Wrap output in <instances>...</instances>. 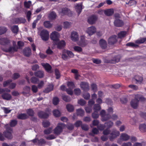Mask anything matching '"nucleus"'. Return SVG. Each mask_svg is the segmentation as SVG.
I'll list each match as a JSON object with an SVG mask.
<instances>
[{
	"instance_id": "obj_1",
	"label": "nucleus",
	"mask_w": 146,
	"mask_h": 146,
	"mask_svg": "<svg viewBox=\"0 0 146 146\" xmlns=\"http://www.w3.org/2000/svg\"><path fill=\"white\" fill-rule=\"evenodd\" d=\"M65 126V124L63 123H58L57 126L53 130L54 134L57 135H60L62 132Z\"/></svg>"
},
{
	"instance_id": "obj_2",
	"label": "nucleus",
	"mask_w": 146,
	"mask_h": 146,
	"mask_svg": "<svg viewBox=\"0 0 146 146\" xmlns=\"http://www.w3.org/2000/svg\"><path fill=\"white\" fill-rule=\"evenodd\" d=\"M5 127L6 129V131L3 133L4 136L8 139H11L13 138V136L11 132L12 131V129L9 127L8 124L5 125Z\"/></svg>"
},
{
	"instance_id": "obj_3",
	"label": "nucleus",
	"mask_w": 146,
	"mask_h": 146,
	"mask_svg": "<svg viewBox=\"0 0 146 146\" xmlns=\"http://www.w3.org/2000/svg\"><path fill=\"white\" fill-rule=\"evenodd\" d=\"M40 35L42 39L44 41H46L49 39V33L47 30H42L40 32Z\"/></svg>"
},
{
	"instance_id": "obj_4",
	"label": "nucleus",
	"mask_w": 146,
	"mask_h": 146,
	"mask_svg": "<svg viewBox=\"0 0 146 146\" xmlns=\"http://www.w3.org/2000/svg\"><path fill=\"white\" fill-rule=\"evenodd\" d=\"M18 48L15 44H13V46H10L8 48H3L2 50L6 52H17Z\"/></svg>"
},
{
	"instance_id": "obj_5",
	"label": "nucleus",
	"mask_w": 146,
	"mask_h": 146,
	"mask_svg": "<svg viewBox=\"0 0 146 146\" xmlns=\"http://www.w3.org/2000/svg\"><path fill=\"white\" fill-rule=\"evenodd\" d=\"M59 33L56 31L53 32L50 36L51 40L55 42H58L59 40Z\"/></svg>"
},
{
	"instance_id": "obj_6",
	"label": "nucleus",
	"mask_w": 146,
	"mask_h": 146,
	"mask_svg": "<svg viewBox=\"0 0 146 146\" xmlns=\"http://www.w3.org/2000/svg\"><path fill=\"white\" fill-rule=\"evenodd\" d=\"M60 14L62 16L67 15L68 16L70 17L72 15V13L70 10L66 7L63 8L61 10L60 12Z\"/></svg>"
},
{
	"instance_id": "obj_7",
	"label": "nucleus",
	"mask_w": 146,
	"mask_h": 146,
	"mask_svg": "<svg viewBox=\"0 0 146 146\" xmlns=\"http://www.w3.org/2000/svg\"><path fill=\"white\" fill-rule=\"evenodd\" d=\"M119 134L120 133L119 131L116 130H114L112 131L110 135L109 136L110 140L111 141H113V139L117 136H118Z\"/></svg>"
},
{
	"instance_id": "obj_8",
	"label": "nucleus",
	"mask_w": 146,
	"mask_h": 146,
	"mask_svg": "<svg viewBox=\"0 0 146 146\" xmlns=\"http://www.w3.org/2000/svg\"><path fill=\"white\" fill-rule=\"evenodd\" d=\"M85 37L84 35L81 36L78 43V45L82 47L85 46L88 44L87 41L85 39Z\"/></svg>"
},
{
	"instance_id": "obj_9",
	"label": "nucleus",
	"mask_w": 146,
	"mask_h": 146,
	"mask_svg": "<svg viewBox=\"0 0 146 146\" xmlns=\"http://www.w3.org/2000/svg\"><path fill=\"white\" fill-rule=\"evenodd\" d=\"M131 106L134 109L137 108L139 104V100L134 98L130 102Z\"/></svg>"
},
{
	"instance_id": "obj_10",
	"label": "nucleus",
	"mask_w": 146,
	"mask_h": 146,
	"mask_svg": "<svg viewBox=\"0 0 146 146\" xmlns=\"http://www.w3.org/2000/svg\"><path fill=\"white\" fill-rule=\"evenodd\" d=\"M57 46V48L60 49H62L64 48L66 45V43L64 40H62L58 41V42L55 43Z\"/></svg>"
},
{
	"instance_id": "obj_11",
	"label": "nucleus",
	"mask_w": 146,
	"mask_h": 146,
	"mask_svg": "<svg viewBox=\"0 0 146 146\" xmlns=\"http://www.w3.org/2000/svg\"><path fill=\"white\" fill-rule=\"evenodd\" d=\"M37 115L38 117L41 119L47 118L49 116V115L47 113L42 111H39Z\"/></svg>"
},
{
	"instance_id": "obj_12",
	"label": "nucleus",
	"mask_w": 146,
	"mask_h": 146,
	"mask_svg": "<svg viewBox=\"0 0 146 146\" xmlns=\"http://www.w3.org/2000/svg\"><path fill=\"white\" fill-rule=\"evenodd\" d=\"M80 86L81 88L84 91H87L89 90V86L87 83L82 82L80 84Z\"/></svg>"
},
{
	"instance_id": "obj_13",
	"label": "nucleus",
	"mask_w": 146,
	"mask_h": 146,
	"mask_svg": "<svg viewBox=\"0 0 146 146\" xmlns=\"http://www.w3.org/2000/svg\"><path fill=\"white\" fill-rule=\"evenodd\" d=\"M31 51L29 47H26L23 50V54L25 56L27 57H29L31 54Z\"/></svg>"
},
{
	"instance_id": "obj_14",
	"label": "nucleus",
	"mask_w": 146,
	"mask_h": 146,
	"mask_svg": "<svg viewBox=\"0 0 146 146\" xmlns=\"http://www.w3.org/2000/svg\"><path fill=\"white\" fill-rule=\"evenodd\" d=\"M113 23L114 26L117 27H121L124 24L123 21L119 19H115Z\"/></svg>"
},
{
	"instance_id": "obj_15",
	"label": "nucleus",
	"mask_w": 146,
	"mask_h": 146,
	"mask_svg": "<svg viewBox=\"0 0 146 146\" xmlns=\"http://www.w3.org/2000/svg\"><path fill=\"white\" fill-rule=\"evenodd\" d=\"M71 37L72 40L74 42L78 41L79 39L78 34L75 31H73L72 32Z\"/></svg>"
},
{
	"instance_id": "obj_16",
	"label": "nucleus",
	"mask_w": 146,
	"mask_h": 146,
	"mask_svg": "<svg viewBox=\"0 0 146 146\" xmlns=\"http://www.w3.org/2000/svg\"><path fill=\"white\" fill-rule=\"evenodd\" d=\"M116 38L117 36L115 35H113L110 37L108 40V44L110 45L114 44L117 41Z\"/></svg>"
},
{
	"instance_id": "obj_17",
	"label": "nucleus",
	"mask_w": 146,
	"mask_h": 146,
	"mask_svg": "<svg viewBox=\"0 0 146 146\" xmlns=\"http://www.w3.org/2000/svg\"><path fill=\"white\" fill-rule=\"evenodd\" d=\"M15 24L24 23L26 22V20L24 17H18L15 18L14 19Z\"/></svg>"
},
{
	"instance_id": "obj_18",
	"label": "nucleus",
	"mask_w": 146,
	"mask_h": 146,
	"mask_svg": "<svg viewBox=\"0 0 146 146\" xmlns=\"http://www.w3.org/2000/svg\"><path fill=\"white\" fill-rule=\"evenodd\" d=\"M35 76L39 78H42L44 76V73L43 71L39 70L34 73Z\"/></svg>"
},
{
	"instance_id": "obj_19",
	"label": "nucleus",
	"mask_w": 146,
	"mask_h": 146,
	"mask_svg": "<svg viewBox=\"0 0 146 146\" xmlns=\"http://www.w3.org/2000/svg\"><path fill=\"white\" fill-rule=\"evenodd\" d=\"M10 43V40L7 38H3L0 39V43L2 45H8Z\"/></svg>"
},
{
	"instance_id": "obj_20",
	"label": "nucleus",
	"mask_w": 146,
	"mask_h": 146,
	"mask_svg": "<svg viewBox=\"0 0 146 146\" xmlns=\"http://www.w3.org/2000/svg\"><path fill=\"white\" fill-rule=\"evenodd\" d=\"M100 46L102 49H105L107 47V44L106 41L103 39H101L99 41Z\"/></svg>"
},
{
	"instance_id": "obj_21",
	"label": "nucleus",
	"mask_w": 146,
	"mask_h": 146,
	"mask_svg": "<svg viewBox=\"0 0 146 146\" xmlns=\"http://www.w3.org/2000/svg\"><path fill=\"white\" fill-rule=\"evenodd\" d=\"M1 97L3 99L7 100H10L12 98V96L11 95L7 93H3L1 95Z\"/></svg>"
},
{
	"instance_id": "obj_22",
	"label": "nucleus",
	"mask_w": 146,
	"mask_h": 146,
	"mask_svg": "<svg viewBox=\"0 0 146 146\" xmlns=\"http://www.w3.org/2000/svg\"><path fill=\"white\" fill-rule=\"evenodd\" d=\"M54 88V85L52 84H50L43 91V92L46 93H48L53 90Z\"/></svg>"
},
{
	"instance_id": "obj_23",
	"label": "nucleus",
	"mask_w": 146,
	"mask_h": 146,
	"mask_svg": "<svg viewBox=\"0 0 146 146\" xmlns=\"http://www.w3.org/2000/svg\"><path fill=\"white\" fill-rule=\"evenodd\" d=\"M42 65L47 72H49L51 70L52 67L48 63H43L42 64Z\"/></svg>"
},
{
	"instance_id": "obj_24",
	"label": "nucleus",
	"mask_w": 146,
	"mask_h": 146,
	"mask_svg": "<svg viewBox=\"0 0 146 146\" xmlns=\"http://www.w3.org/2000/svg\"><path fill=\"white\" fill-rule=\"evenodd\" d=\"M130 138V136L125 133H123L120 135L121 140L123 141H127Z\"/></svg>"
},
{
	"instance_id": "obj_25",
	"label": "nucleus",
	"mask_w": 146,
	"mask_h": 146,
	"mask_svg": "<svg viewBox=\"0 0 146 146\" xmlns=\"http://www.w3.org/2000/svg\"><path fill=\"white\" fill-rule=\"evenodd\" d=\"M134 98H137L139 101L143 102L145 101L146 98L144 97L142 95L137 94L135 95Z\"/></svg>"
},
{
	"instance_id": "obj_26",
	"label": "nucleus",
	"mask_w": 146,
	"mask_h": 146,
	"mask_svg": "<svg viewBox=\"0 0 146 146\" xmlns=\"http://www.w3.org/2000/svg\"><path fill=\"white\" fill-rule=\"evenodd\" d=\"M120 60L119 56H117L113 57L112 59L109 60L108 62L110 63H115L118 62Z\"/></svg>"
},
{
	"instance_id": "obj_27",
	"label": "nucleus",
	"mask_w": 146,
	"mask_h": 146,
	"mask_svg": "<svg viewBox=\"0 0 146 146\" xmlns=\"http://www.w3.org/2000/svg\"><path fill=\"white\" fill-rule=\"evenodd\" d=\"M113 13L114 11L113 9H109L104 11V14L108 16L112 15L113 14Z\"/></svg>"
},
{
	"instance_id": "obj_28",
	"label": "nucleus",
	"mask_w": 146,
	"mask_h": 146,
	"mask_svg": "<svg viewBox=\"0 0 146 146\" xmlns=\"http://www.w3.org/2000/svg\"><path fill=\"white\" fill-rule=\"evenodd\" d=\"M17 118L19 119L24 120L28 118L27 115L25 113H21L19 114L17 116Z\"/></svg>"
},
{
	"instance_id": "obj_29",
	"label": "nucleus",
	"mask_w": 146,
	"mask_h": 146,
	"mask_svg": "<svg viewBox=\"0 0 146 146\" xmlns=\"http://www.w3.org/2000/svg\"><path fill=\"white\" fill-rule=\"evenodd\" d=\"M56 14L54 11L51 12L48 16V19L50 20H54L56 18Z\"/></svg>"
},
{
	"instance_id": "obj_30",
	"label": "nucleus",
	"mask_w": 146,
	"mask_h": 146,
	"mask_svg": "<svg viewBox=\"0 0 146 146\" xmlns=\"http://www.w3.org/2000/svg\"><path fill=\"white\" fill-rule=\"evenodd\" d=\"M134 80L136 81L135 82L136 84H140L142 82L143 78L142 76H137L135 77Z\"/></svg>"
},
{
	"instance_id": "obj_31",
	"label": "nucleus",
	"mask_w": 146,
	"mask_h": 146,
	"mask_svg": "<svg viewBox=\"0 0 146 146\" xmlns=\"http://www.w3.org/2000/svg\"><path fill=\"white\" fill-rule=\"evenodd\" d=\"M44 26L47 28H50L52 26V24L50 23V21H46L44 22Z\"/></svg>"
},
{
	"instance_id": "obj_32",
	"label": "nucleus",
	"mask_w": 146,
	"mask_h": 146,
	"mask_svg": "<svg viewBox=\"0 0 146 146\" xmlns=\"http://www.w3.org/2000/svg\"><path fill=\"white\" fill-rule=\"evenodd\" d=\"M23 90L25 91V92H22V93L24 95L29 94L31 90V88L30 87L26 86L24 87Z\"/></svg>"
},
{
	"instance_id": "obj_33",
	"label": "nucleus",
	"mask_w": 146,
	"mask_h": 146,
	"mask_svg": "<svg viewBox=\"0 0 146 146\" xmlns=\"http://www.w3.org/2000/svg\"><path fill=\"white\" fill-rule=\"evenodd\" d=\"M101 109V106L99 104H96L94 105L93 107L94 111L99 112Z\"/></svg>"
},
{
	"instance_id": "obj_34",
	"label": "nucleus",
	"mask_w": 146,
	"mask_h": 146,
	"mask_svg": "<svg viewBox=\"0 0 146 146\" xmlns=\"http://www.w3.org/2000/svg\"><path fill=\"white\" fill-rule=\"evenodd\" d=\"M66 108L68 111L69 112L73 111L74 110L73 106L70 104H67L66 106Z\"/></svg>"
},
{
	"instance_id": "obj_35",
	"label": "nucleus",
	"mask_w": 146,
	"mask_h": 146,
	"mask_svg": "<svg viewBox=\"0 0 146 146\" xmlns=\"http://www.w3.org/2000/svg\"><path fill=\"white\" fill-rule=\"evenodd\" d=\"M82 6L81 4H78L76 7V11L78 13V15H79L81 12L82 10Z\"/></svg>"
},
{
	"instance_id": "obj_36",
	"label": "nucleus",
	"mask_w": 146,
	"mask_h": 146,
	"mask_svg": "<svg viewBox=\"0 0 146 146\" xmlns=\"http://www.w3.org/2000/svg\"><path fill=\"white\" fill-rule=\"evenodd\" d=\"M19 27L17 25H14L11 27V30L14 33H17L19 31Z\"/></svg>"
},
{
	"instance_id": "obj_37",
	"label": "nucleus",
	"mask_w": 146,
	"mask_h": 146,
	"mask_svg": "<svg viewBox=\"0 0 146 146\" xmlns=\"http://www.w3.org/2000/svg\"><path fill=\"white\" fill-rule=\"evenodd\" d=\"M53 113L54 115L56 117H58L60 116L61 113L60 111L58 110L55 109L53 110Z\"/></svg>"
},
{
	"instance_id": "obj_38",
	"label": "nucleus",
	"mask_w": 146,
	"mask_h": 146,
	"mask_svg": "<svg viewBox=\"0 0 146 146\" xmlns=\"http://www.w3.org/2000/svg\"><path fill=\"white\" fill-rule=\"evenodd\" d=\"M76 113L78 115L82 117L84 115V111L82 109H78L76 110Z\"/></svg>"
},
{
	"instance_id": "obj_39",
	"label": "nucleus",
	"mask_w": 146,
	"mask_h": 146,
	"mask_svg": "<svg viewBox=\"0 0 146 146\" xmlns=\"http://www.w3.org/2000/svg\"><path fill=\"white\" fill-rule=\"evenodd\" d=\"M62 98L63 100L66 102H69L71 101L70 98L66 95H64L62 96Z\"/></svg>"
},
{
	"instance_id": "obj_40",
	"label": "nucleus",
	"mask_w": 146,
	"mask_h": 146,
	"mask_svg": "<svg viewBox=\"0 0 146 146\" xmlns=\"http://www.w3.org/2000/svg\"><path fill=\"white\" fill-rule=\"evenodd\" d=\"M146 41V38H141L135 41V42L136 43L140 44H142Z\"/></svg>"
},
{
	"instance_id": "obj_41",
	"label": "nucleus",
	"mask_w": 146,
	"mask_h": 146,
	"mask_svg": "<svg viewBox=\"0 0 146 146\" xmlns=\"http://www.w3.org/2000/svg\"><path fill=\"white\" fill-rule=\"evenodd\" d=\"M67 53H66V50H64L62 52V58L64 60H66L68 58V56L67 55Z\"/></svg>"
},
{
	"instance_id": "obj_42",
	"label": "nucleus",
	"mask_w": 146,
	"mask_h": 146,
	"mask_svg": "<svg viewBox=\"0 0 146 146\" xmlns=\"http://www.w3.org/2000/svg\"><path fill=\"white\" fill-rule=\"evenodd\" d=\"M139 129L140 130L143 132L146 131V125L144 124H141L139 125Z\"/></svg>"
},
{
	"instance_id": "obj_43",
	"label": "nucleus",
	"mask_w": 146,
	"mask_h": 146,
	"mask_svg": "<svg viewBox=\"0 0 146 146\" xmlns=\"http://www.w3.org/2000/svg\"><path fill=\"white\" fill-rule=\"evenodd\" d=\"M31 81L32 83L36 84L39 81V80L36 77L33 76L31 79Z\"/></svg>"
},
{
	"instance_id": "obj_44",
	"label": "nucleus",
	"mask_w": 146,
	"mask_h": 146,
	"mask_svg": "<svg viewBox=\"0 0 146 146\" xmlns=\"http://www.w3.org/2000/svg\"><path fill=\"white\" fill-rule=\"evenodd\" d=\"M38 145L41 146L44 145L46 143L45 140L42 138L38 140Z\"/></svg>"
},
{
	"instance_id": "obj_45",
	"label": "nucleus",
	"mask_w": 146,
	"mask_h": 146,
	"mask_svg": "<svg viewBox=\"0 0 146 146\" xmlns=\"http://www.w3.org/2000/svg\"><path fill=\"white\" fill-rule=\"evenodd\" d=\"M98 19V16L96 15H92V24L96 23Z\"/></svg>"
},
{
	"instance_id": "obj_46",
	"label": "nucleus",
	"mask_w": 146,
	"mask_h": 146,
	"mask_svg": "<svg viewBox=\"0 0 146 146\" xmlns=\"http://www.w3.org/2000/svg\"><path fill=\"white\" fill-rule=\"evenodd\" d=\"M73 49L74 51L78 53H80L82 51V48L80 46H75L74 47Z\"/></svg>"
},
{
	"instance_id": "obj_47",
	"label": "nucleus",
	"mask_w": 146,
	"mask_h": 146,
	"mask_svg": "<svg viewBox=\"0 0 146 146\" xmlns=\"http://www.w3.org/2000/svg\"><path fill=\"white\" fill-rule=\"evenodd\" d=\"M27 114L30 116H33L34 115V111L31 109H29L27 111Z\"/></svg>"
},
{
	"instance_id": "obj_48",
	"label": "nucleus",
	"mask_w": 146,
	"mask_h": 146,
	"mask_svg": "<svg viewBox=\"0 0 146 146\" xmlns=\"http://www.w3.org/2000/svg\"><path fill=\"white\" fill-rule=\"evenodd\" d=\"M104 117H105L104 119H103V117L101 118V120L102 121H106L110 119L111 118V115L109 114H106Z\"/></svg>"
},
{
	"instance_id": "obj_49",
	"label": "nucleus",
	"mask_w": 146,
	"mask_h": 146,
	"mask_svg": "<svg viewBox=\"0 0 146 146\" xmlns=\"http://www.w3.org/2000/svg\"><path fill=\"white\" fill-rule=\"evenodd\" d=\"M17 123L18 121L16 120H12L10 123V126L11 127H14L17 125Z\"/></svg>"
},
{
	"instance_id": "obj_50",
	"label": "nucleus",
	"mask_w": 146,
	"mask_h": 146,
	"mask_svg": "<svg viewBox=\"0 0 146 146\" xmlns=\"http://www.w3.org/2000/svg\"><path fill=\"white\" fill-rule=\"evenodd\" d=\"M52 102L53 104L55 105H56L59 103V100L57 97H54L53 99Z\"/></svg>"
},
{
	"instance_id": "obj_51",
	"label": "nucleus",
	"mask_w": 146,
	"mask_h": 146,
	"mask_svg": "<svg viewBox=\"0 0 146 146\" xmlns=\"http://www.w3.org/2000/svg\"><path fill=\"white\" fill-rule=\"evenodd\" d=\"M55 74L56 76V78L57 79H59L60 76V73L59 70L58 69H56L55 70Z\"/></svg>"
},
{
	"instance_id": "obj_52",
	"label": "nucleus",
	"mask_w": 146,
	"mask_h": 146,
	"mask_svg": "<svg viewBox=\"0 0 146 146\" xmlns=\"http://www.w3.org/2000/svg\"><path fill=\"white\" fill-rule=\"evenodd\" d=\"M67 85L69 88L73 89L75 87V85L73 82L68 81L67 83Z\"/></svg>"
},
{
	"instance_id": "obj_53",
	"label": "nucleus",
	"mask_w": 146,
	"mask_h": 146,
	"mask_svg": "<svg viewBox=\"0 0 146 146\" xmlns=\"http://www.w3.org/2000/svg\"><path fill=\"white\" fill-rule=\"evenodd\" d=\"M42 125L44 127H47L50 126V123L48 121H44L42 122Z\"/></svg>"
},
{
	"instance_id": "obj_54",
	"label": "nucleus",
	"mask_w": 146,
	"mask_h": 146,
	"mask_svg": "<svg viewBox=\"0 0 146 146\" xmlns=\"http://www.w3.org/2000/svg\"><path fill=\"white\" fill-rule=\"evenodd\" d=\"M7 31V29L5 27H0V35L5 33Z\"/></svg>"
},
{
	"instance_id": "obj_55",
	"label": "nucleus",
	"mask_w": 146,
	"mask_h": 146,
	"mask_svg": "<svg viewBox=\"0 0 146 146\" xmlns=\"http://www.w3.org/2000/svg\"><path fill=\"white\" fill-rule=\"evenodd\" d=\"M107 125V127L110 128L112 127L113 125V122L111 121H110L105 123Z\"/></svg>"
},
{
	"instance_id": "obj_56",
	"label": "nucleus",
	"mask_w": 146,
	"mask_h": 146,
	"mask_svg": "<svg viewBox=\"0 0 146 146\" xmlns=\"http://www.w3.org/2000/svg\"><path fill=\"white\" fill-rule=\"evenodd\" d=\"M127 46L137 48L138 46V45L135 44L133 42H130L127 43L126 44Z\"/></svg>"
},
{
	"instance_id": "obj_57",
	"label": "nucleus",
	"mask_w": 146,
	"mask_h": 146,
	"mask_svg": "<svg viewBox=\"0 0 146 146\" xmlns=\"http://www.w3.org/2000/svg\"><path fill=\"white\" fill-rule=\"evenodd\" d=\"M11 80H8L7 81H4L3 83V86L5 87L9 84L11 82H12Z\"/></svg>"
},
{
	"instance_id": "obj_58",
	"label": "nucleus",
	"mask_w": 146,
	"mask_h": 146,
	"mask_svg": "<svg viewBox=\"0 0 146 146\" xmlns=\"http://www.w3.org/2000/svg\"><path fill=\"white\" fill-rule=\"evenodd\" d=\"M52 128V127H49L44 131V134L46 135L50 134L51 132Z\"/></svg>"
},
{
	"instance_id": "obj_59",
	"label": "nucleus",
	"mask_w": 146,
	"mask_h": 146,
	"mask_svg": "<svg viewBox=\"0 0 146 146\" xmlns=\"http://www.w3.org/2000/svg\"><path fill=\"white\" fill-rule=\"evenodd\" d=\"M92 116L94 118H97L99 116L98 112L94 111V112L92 113Z\"/></svg>"
},
{
	"instance_id": "obj_60",
	"label": "nucleus",
	"mask_w": 146,
	"mask_h": 146,
	"mask_svg": "<svg viewBox=\"0 0 146 146\" xmlns=\"http://www.w3.org/2000/svg\"><path fill=\"white\" fill-rule=\"evenodd\" d=\"M74 125L76 127H78L80 126H81V125H82V122L80 120H78L75 123Z\"/></svg>"
},
{
	"instance_id": "obj_61",
	"label": "nucleus",
	"mask_w": 146,
	"mask_h": 146,
	"mask_svg": "<svg viewBox=\"0 0 146 146\" xmlns=\"http://www.w3.org/2000/svg\"><path fill=\"white\" fill-rule=\"evenodd\" d=\"M86 103V101L82 99H80L78 101V103L82 106H84Z\"/></svg>"
},
{
	"instance_id": "obj_62",
	"label": "nucleus",
	"mask_w": 146,
	"mask_h": 146,
	"mask_svg": "<svg viewBox=\"0 0 146 146\" xmlns=\"http://www.w3.org/2000/svg\"><path fill=\"white\" fill-rule=\"evenodd\" d=\"M81 127L83 130L85 131L88 130L89 129L88 126L85 124H82L81 126Z\"/></svg>"
},
{
	"instance_id": "obj_63",
	"label": "nucleus",
	"mask_w": 146,
	"mask_h": 146,
	"mask_svg": "<svg viewBox=\"0 0 146 146\" xmlns=\"http://www.w3.org/2000/svg\"><path fill=\"white\" fill-rule=\"evenodd\" d=\"M126 34L125 31H121L118 34V37L119 38H121L124 37Z\"/></svg>"
},
{
	"instance_id": "obj_64",
	"label": "nucleus",
	"mask_w": 146,
	"mask_h": 146,
	"mask_svg": "<svg viewBox=\"0 0 146 146\" xmlns=\"http://www.w3.org/2000/svg\"><path fill=\"white\" fill-rule=\"evenodd\" d=\"M66 53H67L68 56L70 58H72L74 56V54L70 51L66 50Z\"/></svg>"
}]
</instances>
